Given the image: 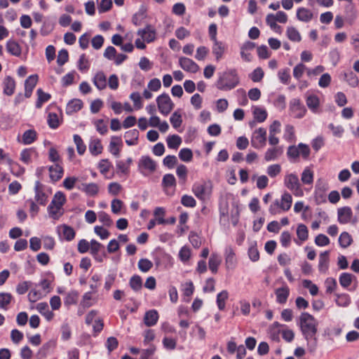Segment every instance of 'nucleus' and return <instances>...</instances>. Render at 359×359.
Wrapping results in <instances>:
<instances>
[{"mask_svg":"<svg viewBox=\"0 0 359 359\" xmlns=\"http://www.w3.org/2000/svg\"><path fill=\"white\" fill-rule=\"evenodd\" d=\"M255 43L251 41L244 43L241 48V55L243 60L250 62L252 60L250 51L254 48Z\"/></svg>","mask_w":359,"mask_h":359,"instance_id":"nucleus-31","label":"nucleus"},{"mask_svg":"<svg viewBox=\"0 0 359 359\" xmlns=\"http://www.w3.org/2000/svg\"><path fill=\"white\" fill-rule=\"evenodd\" d=\"M252 114L254 118L259 123L264 122L268 116L265 108L259 106H255L252 107Z\"/></svg>","mask_w":359,"mask_h":359,"instance_id":"nucleus-37","label":"nucleus"},{"mask_svg":"<svg viewBox=\"0 0 359 359\" xmlns=\"http://www.w3.org/2000/svg\"><path fill=\"white\" fill-rule=\"evenodd\" d=\"M266 143V130L264 128L256 129L252 134L251 144L255 149H262Z\"/></svg>","mask_w":359,"mask_h":359,"instance_id":"nucleus-10","label":"nucleus"},{"mask_svg":"<svg viewBox=\"0 0 359 359\" xmlns=\"http://www.w3.org/2000/svg\"><path fill=\"white\" fill-rule=\"evenodd\" d=\"M166 142L168 148L172 149H177L182 144V138L177 135H172L168 136Z\"/></svg>","mask_w":359,"mask_h":359,"instance_id":"nucleus-48","label":"nucleus"},{"mask_svg":"<svg viewBox=\"0 0 359 359\" xmlns=\"http://www.w3.org/2000/svg\"><path fill=\"white\" fill-rule=\"evenodd\" d=\"M284 185L296 197H303L304 195V189L299 182L297 175L294 173H287L284 177Z\"/></svg>","mask_w":359,"mask_h":359,"instance_id":"nucleus-6","label":"nucleus"},{"mask_svg":"<svg viewBox=\"0 0 359 359\" xmlns=\"http://www.w3.org/2000/svg\"><path fill=\"white\" fill-rule=\"evenodd\" d=\"M292 196L289 192L285 191L280 198L276 199L269 206V211L271 215H278L287 212L292 207Z\"/></svg>","mask_w":359,"mask_h":359,"instance_id":"nucleus-4","label":"nucleus"},{"mask_svg":"<svg viewBox=\"0 0 359 359\" xmlns=\"http://www.w3.org/2000/svg\"><path fill=\"white\" fill-rule=\"evenodd\" d=\"M57 231L60 238L67 241L73 240L76 236L74 229L67 224L59 225L57 227Z\"/></svg>","mask_w":359,"mask_h":359,"instance_id":"nucleus-17","label":"nucleus"},{"mask_svg":"<svg viewBox=\"0 0 359 359\" xmlns=\"http://www.w3.org/2000/svg\"><path fill=\"white\" fill-rule=\"evenodd\" d=\"M308 67L303 62L298 63L293 68V76L297 81H300L304 73L307 74Z\"/></svg>","mask_w":359,"mask_h":359,"instance_id":"nucleus-45","label":"nucleus"},{"mask_svg":"<svg viewBox=\"0 0 359 359\" xmlns=\"http://www.w3.org/2000/svg\"><path fill=\"white\" fill-rule=\"evenodd\" d=\"M179 65L186 72L196 73L198 71V65L188 57H182L179 59Z\"/></svg>","mask_w":359,"mask_h":359,"instance_id":"nucleus-20","label":"nucleus"},{"mask_svg":"<svg viewBox=\"0 0 359 359\" xmlns=\"http://www.w3.org/2000/svg\"><path fill=\"white\" fill-rule=\"evenodd\" d=\"M229 298V292L226 290H222L217 295V305L220 311L225 309L226 301Z\"/></svg>","mask_w":359,"mask_h":359,"instance_id":"nucleus-51","label":"nucleus"},{"mask_svg":"<svg viewBox=\"0 0 359 359\" xmlns=\"http://www.w3.org/2000/svg\"><path fill=\"white\" fill-rule=\"evenodd\" d=\"M290 110L292 116L297 118H302L306 111L305 107L299 99H293L290 103Z\"/></svg>","mask_w":359,"mask_h":359,"instance_id":"nucleus-14","label":"nucleus"},{"mask_svg":"<svg viewBox=\"0 0 359 359\" xmlns=\"http://www.w3.org/2000/svg\"><path fill=\"white\" fill-rule=\"evenodd\" d=\"M297 239L295 243L298 245H302L309 238V230L306 225L299 224L297 227Z\"/></svg>","mask_w":359,"mask_h":359,"instance_id":"nucleus-23","label":"nucleus"},{"mask_svg":"<svg viewBox=\"0 0 359 359\" xmlns=\"http://www.w3.org/2000/svg\"><path fill=\"white\" fill-rule=\"evenodd\" d=\"M330 252L325 251L319 255L318 270L321 273H325L329 268Z\"/></svg>","mask_w":359,"mask_h":359,"instance_id":"nucleus-27","label":"nucleus"},{"mask_svg":"<svg viewBox=\"0 0 359 359\" xmlns=\"http://www.w3.org/2000/svg\"><path fill=\"white\" fill-rule=\"evenodd\" d=\"M352 242V236L348 232L344 231L340 234L339 238V243L341 248H348L351 245Z\"/></svg>","mask_w":359,"mask_h":359,"instance_id":"nucleus-52","label":"nucleus"},{"mask_svg":"<svg viewBox=\"0 0 359 359\" xmlns=\"http://www.w3.org/2000/svg\"><path fill=\"white\" fill-rule=\"evenodd\" d=\"M231 77L229 81H226V77L221 78L217 83V87L222 90H230L235 88L238 83V78L235 72H231L229 74Z\"/></svg>","mask_w":359,"mask_h":359,"instance_id":"nucleus-12","label":"nucleus"},{"mask_svg":"<svg viewBox=\"0 0 359 359\" xmlns=\"http://www.w3.org/2000/svg\"><path fill=\"white\" fill-rule=\"evenodd\" d=\"M296 16L298 20L303 22H309L312 20L313 13L312 11L305 7L297 8Z\"/></svg>","mask_w":359,"mask_h":359,"instance_id":"nucleus-25","label":"nucleus"},{"mask_svg":"<svg viewBox=\"0 0 359 359\" xmlns=\"http://www.w3.org/2000/svg\"><path fill=\"white\" fill-rule=\"evenodd\" d=\"M178 257L180 260L187 264L191 257V250L189 247L184 245L179 251Z\"/></svg>","mask_w":359,"mask_h":359,"instance_id":"nucleus-50","label":"nucleus"},{"mask_svg":"<svg viewBox=\"0 0 359 359\" xmlns=\"http://www.w3.org/2000/svg\"><path fill=\"white\" fill-rule=\"evenodd\" d=\"M79 298V292L75 290H72L67 293L64 302L66 306H70L73 304H76L77 303Z\"/></svg>","mask_w":359,"mask_h":359,"instance_id":"nucleus-54","label":"nucleus"},{"mask_svg":"<svg viewBox=\"0 0 359 359\" xmlns=\"http://www.w3.org/2000/svg\"><path fill=\"white\" fill-rule=\"evenodd\" d=\"M90 68V62L85 54H82L78 62V69L81 72H86Z\"/></svg>","mask_w":359,"mask_h":359,"instance_id":"nucleus-62","label":"nucleus"},{"mask_svg":"<svg viewBox=\"0 0 359 359\" xmlns=\"http://www.w3.org/2000/svg\"><path fill=\"white\" fill-rule=\"evenodd\" d=\"M136 36L135 46L139 50L146 49L147 43H153L157 39L156 31L151 25H147L144 28L139 29L137 31Z\"/></svg>","mask_w":359,"mask_h":359,"instance_id":"nucleus-3","label":"nucleus"},{"mask_svg":"<svg viewBox=\"0 0 359 359\" xmlns=\"http://www.w3.org/2000/svg\"><path fill=\"white\" fill-rule=\"evenodd\" d=\"M37 100L36 102V107L41 108L43 104L50 100L51 95L49 93L43 92L41 89H38L36 91Z\"/></svg>","mask_w":359,"mask_h":359,"instance_id":"nucleus-44","label":"nucleus"},{"mask_svg":"<svg viewBox=\"0 0 359 359\" xmlns=\"http://www.w3.org/2000/svg\"><path fill=\"white\" fill-rule=\"evenodd\" d=\"M283 154V149L279 147H273L269 148L264 154L266 161L276 160Z\"/></svg>","mask_w":359,"mask_h":359,"instance_id":"nucleus-32","label":"nucleus"},{"mask_svg":"<svg viewBox=\"0 0 359 359\" xmlns=\"http://www.w3.org/2000/svg\"><path fill=\"white\" fill-rule=\"evenodd\" d=\"M221 263L220 257L217 254H212L209 259V269L213 273H215L217 271L218 266Z\"/></svg>","mask_w":359,"mask_h":359,"instance_id":"nucleus-53","label":"nucleus"},{"mask_svg":"<svg viewBox=\"0 0 359 359\" xmlns=\"http://www.w3.org/2000/svg\"><path fill=\"white\" fill-rule=\"evenodd\" d=\"M103 147L101 141L97 138H92L89 143V151L93 156H97L102 152Z\"/></svg>","mask_w":359,"mask_h":359,"instance_id":"nucleus-36","label":"nucleus"},{"mask_svg":"<svg viewBox=\"0 0 359 359\" xmlns=\"http://www.w3.org/2000/svg\"><path fill=\"white\" fill-rule=\"evenodd\" d=\"M97 302V298L90 292H86L81 301V306L83 308H89Z\"/></svg>","mask_w":359,"mask_h":359,"instance_id":"nucleus-43","label":"nucleus"},{"mask_svg":"<svg viewBox=\"0 0 359 359\" xmlns=\"http://www.w3.org/2000/svg\"><path fill=\"white\" fill-rule=\"evenodd\" d=\"M49 173L50 179L57 182L62 177L63 168L60 163H55L49 167Z\"/></svg>","mask_w":359,"mask_h":359,"instance_id":"nucleus-35","label":"nucleus"},{"mask_svg":"<svg viewBox=\"0 0 359 359\" xmlns=\"http://www.w3.org/2000/svg\"><path fill=\"white\" fill-rule=\"evenodd\" d=\"M4 92L7 95H11L14 93L15 88V82L13 79L8 76L5 79L4 82Z\"/></svg>","mask_w":359,"mask_h":359,"instance_id":"nucleus-47","label":"nucleus"},{"mask_svg":"<svg viewBox=\"0 0 359 359\" xmlns=\"http://www.w3.org/2000/svg\"><path fill=\"white\" fill-rule=\"evenodd\" d=\"M156 101L159 112L165 116H168L175 107L171 98L166 93L158 95Z\"/></svg>","mask_w":359,"mask_h":359,"instance_id":"nucleus-8","label":"nucleus"},{"mask_svg":"<svg viewBox=\"0 0 359 359\" xmlns=\"http://www.w3.org/2000/svg\"><path fill=\"white\" fill-rule=\"evenodd\" d=\"M38 76L36 74L29 76L25 81V95L29 97L38 82Z\"/></svg>","mask_w":359,"mask_h":359,"instance_id":"nucleus-26","label":"nucleus"},{"mask_svg":"<svg viewBox=\"0 0 359 359\" xmlns=\"http://www.w3.org/2000/svg\"><path fill=\"white\" fill-rule=\"evenodd\" d=\"M170 121L174 128H179L182 123V115L179 113V111H175L170 116Z\"/></svg>","mask_w":359,"mask_h":359,"instance_id":"nucleus-63","label":"nucleus"},{"mask_svg":"<svg viewBox=\"0 0 359 359\" xmlns=\"http://www.w3.org/2000/svg\"><path fill=\"white\" fill-rule=\"evenodd\" d=\"M6 50L10 54L15 56H19L21 54V48L15 41L9 40L7 41Z\"/></svg>","mask_w":359,"mask_h":359,"instance_id":"nucleus-46","label":"nucleus"},{"mask_svg":"<svg viewBox=\"0 0 359 359\" xmlns=\"http://www.w3.org/2000/svg\"><path fill=\"white\" fill-rule=\"evenodd\" d=\"M275 294L276 302L280 304H284L286 303L290 295V288L286 284H284L282 287L275 290Z\"/></svg>","mask_w":359,"mask_h":359,"instance_id":"nucleus-21","label":"nucleus"},{"mask_svg":"<svg viewBox=\"0 0 359 359\" xmlns=\"http://www.w3.org/2000/svg\"><path fill=\"white\" fill-rule=\"evenodd\" d=\"M212 186L210 182H196L193 185L192 191L201 201L208 199L212 194Z\"/></svg>","mask_w":359,"mask_h":359,"instance_id":"nucleus-7","label":"nucleus"},{"mask_svg":"<svg viewBox=\"0 0 359 359\" xmlns=\"http://www.w3.org/2000/svg\"><path fill=\"white\" fill-rule=\"evenodd\" d=\"M286 36L292 42L299 43L302 41V36L299 30L294 27H287Z\"/></svg>","mask_w":359,"mask_h":359,"instance_id":"nucleus-40","label":"nucleus"},{"mask_svg":"<svg viewBox=\"0 0 359 359\" xmlns=\"http://www.w3.org/2000/svg\"><path fill=\"white\" fill-rule=\"evenodd\" d=\"M93 83L99 90H104L106 88L107 85V76L102 72L96 73L93 77Z\"/></svg>","mask_w":359,"mask_h":359,"instance_id":"nucleus-34","label":"nucleus"},{"mask_svg":"<svg viewBox=\"0 0 359 359\" xmlns=\"http://www.w3.org/2000/svg\"><path fill=\"white\" fill-rule=\"evenodd\" d=\"M132 161L131 158H128L126 161H118L116 162V168L121 172L127 174L129 172Z\"/></svg>","mask_w":359,"mask_h":359,"instance_id":"nucleus-58","label":"nucleus"},{"mask_svg":"<svg viewBox=\"0 0 359 359\" xmlns=\"http://www.w3.org/2000/svg\"><path fill=\"white\" fill-rule=\"evenodd\" d=\"M179 158L184 162H190L193 159V152L189 148H183L179 151Z\"/></svg>","mask_w":359,"mask_h":359,"instance_id":"nucleus-59","label":"nucleus"},{"mask_svg":"<svg viewBox=\"0 0 359 359\" xmlns=\"http://www.w3.org/2000/svg\"><path fill=\"white\" fill-rule=\"evenodd\" d=\"M83 107V102L79 99H73L69 101L66 107V112L72 114L79 111Z\"/></svg>","mask_w":359,"mask_h":359,"instance_id":"nucleus-38","label":"nucleus"},{"mask_svg":"<svg viewBox=\"0 0 359 359\" xmlns=\"http://www.w3.org/2000/svg\"><path fill=\"white\" fill-rule=\"evenodd\" d=\"M314 173L310 167H306L301 175V181L304 184L311 185L313 182Z\"/></svg>","mask_w":359,"mask_h":359,"instance_id":"nucleus-42","label":"nucleus"},{"mask_svg":"<svg viewBox=\"0 0 359 359\" xmlns=\"http://www.w3.org/2000/svg\"><path fill=\"white\" fill-rule=\"evenodd\" d=\"M158 318V311L155 309H151L145 313L143 320L147 327H152L157 323Z\"/></svg>","mask_w":359,"mask_h":359,"instance_id":"nucleus-24","label":"nucleus"},{"mask_svg":"<svg viewBox=\"0 0 359 359\" xmlns=\"http://www.w3.org/2000/svg\"><path fill=\"white\" fill-rule=\"evenodd\" d=\"M225 265L227 269H234L237 265L235 250L231 246L226 248L224 251Z\"/></svg>","mask_w":359,"mask_h":359,"instance_id":"nucleus-16","label":"nucleus"},{"mask_svg":"<svg viewBox=\"0 0 359 359\" xmlns=\"http://www.w3.org/2000/svg\"><path fill=\"white\" fill-rule=\"evenodd\" d=\"M48 189L43 187L39 182H36L35 186V201L41 205H46L48 196H49Z\"/></svg>","mask_w":359,"mask_h":359,"instance_id":"nucleus-13","label":"nucleus"},{"mask_svg":"<svg viewBox=\"0 0 359 359\" xmlns=\"http://www.w3.org/2000/svg\"><path fill=\"white\" fill-rule=\"evenodd\" d=\"M154 219L157 221L158 224H165L168 222L164 219L165 210L164 208L158 207L154 211Z\"/></svg>","mask_w":359,"mask_h":359,"instance_id":"nucleus-56","label":"nucleus"},{"mask_svg":"<svg viewBox=\"0 0 359 359\" xmlns=\"http://www.w3.org/2000/svg\"><path fill=\"white\" fill-rule=\"evenodd\" d=\"M13 297L11 294L8 292L0 293V309L4 310L8 309V305L12 302Z\"/></svg>","mask_w":359,"mask_h":359,"instance_id":"nucleus-49","label":"nucleus"},{"mask_svg":"<svg viewBox=\"0 0 359 359\" xmlns=\"http://www.w3.org/2000/svg\"><path fill=\"white\" fill-rule=\"evenodd\" d=\"M229 203L231 207L227 201H222L220 203V222H226L230 214V221L233 226H236L239 221L241 211L239 201L234 198H230Z\"/></svg>","mask_w":359,"mask_h":359,"instance_id":"nucleus-2","label":"nucleus"},{"mask_svg":"<svg viewBox=\"0 0 359 359\" xmlns=\"http://www.w3.org/2000/svg\"><path fill=\"white\" fill-rule=\"evenodd\" d=\"M182 290L183 292V299L186 302L190 301V298L194 292V285L192 281H187L182 285Z\"/></svg>","mask_w":359,"mask_h":359,"instance_id":"nucleus-39","label":"nucleus"},{"mask_svg":"<svg viewBox=\"0 0 359 359\" xmlns=\"http://www.w3.org/2000/svg\"><path fill=\"white\" fill-rule=\"evenodd\" d=\"M306 103L309 109L316 113L320 107V99L316 95L309 94L306 97Z\"/></svg>","mask_w":359,"mask_h":359,"instance_id":"nucleus-30","label":"nucleus"},{"mask_svg":"<svg viewBox=\"0 0 359 359\" xmlns=\"http://www.w3.org/2000/svg\"><path fill=\"white\" fill-rule=\"evenodd\" d=\"M77 188L87 196H94L99 192V186L96 183H82Z\"/></svg>","mask_w":359,"mask_h":359,"instance_id":"nucleus-22","label":"nucleus"},{"mask_svg":"<svg viewBox=\"0 0 359 359\" xmlns=\"http://www.w3.org/2000/svg\"><path fill=\"white\" fill-rule=\"evenodd\" d=\"M337 217L338 222L340 224H346L348 223L355 222L353 221V212L350 207L345 206L341 208H339L337 210Z\"/></svg>","mask_w":359,"mask_h":359,"instance_id":"nucleus-15","label":"nucleus"},{"mask_svg":"<svg viewBox=\"0 0 359 359\" xmlns=\"http://www.w3.org/2000/svg\"><path fill=\"white\" fill-rule=\"evenodd\" d=\"M74 142L76 146L77 152L80 155H83L86 150V147L81 137L79 135H74Z\"/></svg>","mask_w":359,"mask_h":359,"instance_id":"nucleus-61","label":"nucleus"},{"mask_svg":"<svg viewBox=\"0 0 359 359\" xmlns=\"http://www.w3.org/2000/svg\"><path fill=\"white\" fill-rule=\"evenodd\" d=\"M130 99L133 101V107L135 110H139L143 107V100L139 93L134 92L131 93Z\"/></svg>","mask_w":359,"mask_h":359,"instance_id":"nucleus-55","label":"nucleus"},{"mask_svg":"<svg viewBox=\"0 0 359 359\" xmlns=\"http://www.w3.org/2000/svg\"><path fill=\"white\" fill-rule=\"evenodd\" d=\"M212 42V51L215 56L216 60L218 61L222 58L226 50V46L223 42L219 41L218 40Z\"/></svg>","mask_w":359,"mask_h":359,"instance_id":"nucleus-28","label":"nucleus"},{"mask_svg":"<svg viewBox=\"0 0 359 359\" xmlns=\"http://www.w3.org/2000/svg\"><path fill=\"white\" fill-rule=\"evenodd\" d=\"M123 147V142L121 137L112 136L109 145V152L115 157L120 156V152Z\"/></svg>","mask_w":359,"mask_h":359,"instance_id":"nucleus-19","label":"nucleus"},{"mask_svg":"<svg viewBox=\"0 0 359 359\" xmlns=\"http://www.w3.org/2000/svg\"><path fill=\"white\" fill-rule=\"evenodd\" d=\"M37 138V133L34 129H29L24 132L18 141L23 144H31Z\"/></svg>","mask_w":359,"mask_h":359,"instance_id":"nucleus-29","label":"nucleus"},{"mask_svg":"<svg viewBox=\"0 0 359 359\" xmlns=\"http://www.w3.org/2000/svg\"><path fill=\"white\" fill-rule=\"evenodd\" d=\"M36 156V150L33 148L25 149L20 152V159L25 164L32 162V160Z\"/></svg>","mask_w":359,"mask_h":359,"instance_id":"nucleus-33","label":"nucleus"},{"mask_svg":"<svg viewBox=\"0 0 359 359\" xmlns=\"http://www.w3.org/2000/svg\"><path fill=\"white\" fill-rule=\"evenodd\" d=\"M139 132L134 129L127 131L125 133L124 137L126 139V143L128 146L136 145L138 143Z\"/></svg>","mask_w":359,"mask_h":359,"instance_id":"nucleus-41","label":"nucleus"},{"mask_svg":"<svg viewBox=\"0 0 359 359\" xmlns=\"http://www.w3.org/2000/svg\"><path fill=\"white\" fill-rule=\"evenodd\" d=\"M4 161L11 167V172L19 176L25 172V169L20 167L19 165L11 158L8 154L6 153L2 149L0 148V163Z\"/></svg>","mask_w":359,"mask_h":359,"instance_id":"nucleus-11","label":"nucleus"},{"mask_svg":"<svg viewBox=\"0 0 359 359\" xmlns=\"http://www.w3.org/2000/svg\"><path fill=\"white\" fill-rule=\"evenodd\" d=\"M156 167V163L148 156H142L138 161V170L144 176L154 173Z\"/></svg>","mask_w":359,"mask_h":359,"instance_id":"nucleus-9","label":"nucleus"},{"mask_svg":"<svg viewBox=\"0 0 359 359\" xmlns=\"http://www.w3.org/2000/svg\"><path fill=\"white\" fill-rule=\"evenodd\" d=\"M353 278V276L351 273H341L339 277L340 285L343 287H345V288L349 287L352 283Z\"/></svg>","mask_w":359,"mask_h":359,"instance_id":"nucleus-60","label":"nucleus"},{"mask_svg":"<svg viewBox=\"0 0 359 359\" xmlns=\"http://www.w3.org/2000/svg\"><path fill=\"white\" fill-rule=\"evenodd\" d=\"M278 76L281 83L287 84L290 81V72L288 68L279 70Z\"/></svg>","mask_w":359,"mask_h":359,"instance_id":"nucleus-64","label":"nucleus"},{"mask_svg":"<svg viewBox=\"0 0 359 359\" xmlns=\"http://www.w3.org/2000/svg\"><path fill=\"white\" fill-rule=\"evenodd\" d=\"M129 285L134 291H140L142 287V280L140 276L135 275L130 278Z\"/></svg>","mask_w":359,"mask_h":359,"instance_id":"nucleus-57","label":"nucleus"},{"mask_svg":"<svg viewBox=\"0 0 359 359\" xmlns=\"http://www.w3.org/2000/svg\"><path fill=\"white\" fill-rule=\"evenodd\" d=\"M299 325L300 330L307 341V348L311 353L315 352L317 347V338L318 322L309 313H302L299 316Z\"/></svg>","mask_w":359,"mask_h":359,"instance_id":"nucleus-1","label":"nucleus"},{"mask_svg":"<svg viewBox=\"0 0 359 359\" xmlns=\"http://www.w3.org/2000/svg\"><path fill=\"white\" fill-rule=\"evenodd\" d=\"M65 202V195L61 191L56 192L48 208L50 217L55 219H59L63 214L62 206Z\"/></svg>","mask_w":359,"mask_h":359,"instance_id":"nucleus-5","label":"nucleus"},{"mask_svg":"<svg viewBox=\"0 0 359 359\" xmlns=\"http://www.w3.org/2000/svg\"><path fill=\"white\" fill-rule=\"evenodd\" d=\"M36 309L48 322L52 321L55 318V313L50 309L46 302L38 303L36 305Z\"/></svg>","mask_w":359,"mask_h":359,"instance_id":"nucleus-18","label":"nucleus"}]
</instances>
